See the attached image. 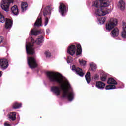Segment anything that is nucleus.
<instances>
[{"label":"nucleus","instance_id":"obj_1","mask_svg":"<svg viewBox=\"0 0 126 126\" xmlns=\"http://www.w3.org/2000/svg\"><path fill=\"white\" fill-rule=\"evenodd\" d=\"M46 75L50 82H56L61 84L60 88L63 91V98H67L69 101H72L74 99V92H68L71 86L69 83H67V86L63 83V76L60 73H56L54 72H47Z\"/></svg>","mask_w":126,"mask_h":126},{"label":"nucleus","instance_id":"obj_2","mask_svg":"<svg viewBox=\"0 0 126 126\" xmlns=\"http://www.w3.org/2000/svg\"><path fill=\"white\" fill-rule=\"evenodd\" d=\"M92 6L96 7L95 14L98 16H104L112 11V8L110 6V2L107 0H96L94 2Z\"/></svg>","mask_w":126,"mask_h":126},{"label":"nucleus","instance_id":"obj_3","mask_svg":"<svg viewBox=\"0 0 126 126\" xmlns=\"http://www.w3.org/2000/svg\"><path fill=\"white\" fill-rule=\"evenodd\" d=\"M27 62L28 65L29 66L30 68L33 69V68H37V67H38L36 55L28 57Z\"/></svg>","mask_w":126,"mask_h":126},{"label":"nucleus","instance_id":"obj_4","mask_svg":"<svg viewBox=\"0 0 126 126\" xmlns=\"http://www.w3.org/2000/svg\"><path fill=\"white\" fill-rule=\"evenodd\" d=\"M118 24V20L117 19L111 18L110 20L106 24V29L108 31H111L115 26Z\"/></svg>","mask_w":126,"mask_h":126},{"label":"nucleus","instance_id":"obj_5","mask_svg":"<svg viewBox=\"0 0 126 126\" xmlns=\"http://www.w3.org/2000/svg\"><path fill=\"white\" fill-rule=\"evenodd\" d=\"M10 3H13V0H2L1 2V7L4 11H8Z\"/></svg>","mask_w":126,"mask_h":126},{"label":"nucleus","instance_id":"obj_6","mask_svg":"<svg viewBox=\"0 0 126 126\" xmlns=\"http://www.w3.org/2000/svg\"><path fill=\"white\" fill-rule=\"evenodd\" d=\"M108 84H113V85H108L106 86L105 89L107 90H110V89H116V86L117 84H118V82L115 80L113 78H110L108 79V80L107 81Z\"/></svg>","mask_w":126,"mask_h":126},{"label":"nucleus","instance_id":"obj_7","mask_svg":"<svg viewBox=\"0 0 126 126\" xmlns=\"http://www.w3.org/2000/svg\"><path fill=\"white\" fill-rule=\"evenodd\" d=\"M68 9V6L65 5L63 3H60L59 11L62 16H64V14L66 13Z\"/></svg>","mask_w":126,"mask_h":126},{"label":"nucleus","instance_id":"obj_8","mask_svg":"<svg viewBox=\"0 0 126 126\" xmlns=\"http://www.w3.org/2000/svg\"><path fill=\"white\" fill-rule=\"evenodd\" d=\"M33 44L31 43H29L26 45V51L28 55H34L35 54V50L34 49Z\"/></svg>","mask_w":126,"mask_h":126},{"label":"nucleus","instance_id":"obj_9","mask_svg":"<svg viewBox=\"0 0 126 126\" xmlns=\"http://www.w3.org/2000/svg\"><path fill=\"white\" fill-rule=\"evenodd\" d=\"M0 65L2 68L6 69L8 67V61L6 59H0Z\"/></svg>","mask_w":126,"mask_h":126},{"label":"nucleus","instance_id":"obj_10","mask_svg":"<svg viewBox=\"0 0 126 126\" xmlns=\"http://www.w3.org/2000/svg\"><path fill=\"white\" fill-rule=\"evenodd\" d=\"M51 90L52 92L56 94L57 96H60V94H61V89H60V87L58 86H53L51 87Z\"/></svg>","mask_w":126,"mask_h":126},{"label":"nucleus","instance_id":"obj_11","mask_svg":"<svg viewBox=\"0 0 126 126\" xmlns=\"http://www.w3.org/2000/svg\"><path fill=\"white\" fill-rule=\"evenodd\" d=\"M76 51V46L75 45H71L68 47L67 53L70 56H73Z\"/></svg>","mask_w":126,"mask_h":126},{"label":"nucleus","instance_id":"obj_12","mask_svg":"<svg viewBox=\"0 0 126 126\" xmlns=\"http://www.w3.org/2000/svg\"><path fill=\"white\" fill-rule=\"evenodd\" d=\"M72 70L75 71L77 74H78L79 76H83L84 75V73L82 71V69L76 68L75 66L73 65L72 66Z\"/></svg>","mask_w":126,"mask_h":126},{"label":"nucleus","instance_id":"obj_13","mask_svg":"<svg viewBox=\"0 0 126 126\" xmlns=\"http://www.w3.org/2000/svg\"><path fill=\"white\" fill-rule=\"evenodd\" d=\"M51 11H52V7H51V6H47L43 11L44 16H45V17H47V15H48V14H51Z\"/></svg>","mask_w":126,"mask_h":126},{"label":"nucleus","instance_id":"obj_14","mask_svg":"<svg viewBox=\"0 0 126 126\" xmlns=\"http://www.w3.org/2000/svg\"><path fill=\"white\" fill-rule=\"evenodd\" d=\"M13 21L10 19L7 18L5 21V28L6 29H9V28H11L12 27Z\"/></svg>","mask_w":126,"mask_h":126},{"label":"nucleus","instance_id":"obj_15","mask_svg":"<svg viewBox=\"0 0 126 126\" xmlns=\"http://www.w3.org/2000/svg\"><path fill=\"white\" fill-rule=\"evenodd\" d=\"M11 12L14 14V15H18L19 14V10L18 9V7L16 5H14V6L11 7Z\"/></svg>","mask_w":126,"mask_h":126},{"label":"nucleus","instance_id":"obj_16","mask_svg":"<svg viewBox=\"0 0 126 126\" xmlns=\"http://www.w3.org/2000/svg\"><path fill=\"white\" fill-rule=\"evenodd\" d=\"M8 118L10 121H15L16 120V113L11 112L8 114Z\"/></svg>","mask_w":126,"mask_h":126},{"label":"nucleus","instance_id":"obj_17","mask_svg":"<svg viewBox=\"0 0 126 126\" xmlns=\"http://www.w3.org/2000/svg\"><path fill=\"white\" fill-rule=\"evenodd\" d=\"M123 31L121 33V36L124 39H126V23H123Z\"/></svg>","mask_w":126,"mask_h":126},{"label":"nucleus","instance_id":"obj_18","mask_svg":"<svg viewBox=\"0 0 126 126\" xmlns=\"http://www.w3.org/2000/svg\"><path fill=\"white\" fill-rule=\"evenodd\" d=\"M111 36L112 37H118L119 36V29L117 28H114L111 31Z\"/></svg>","mask_w":126,"mask_h":126},{"label":"nucleus","instance_id":"obj_19","mask_svg":"<svg viewBox=\"0 0 126 126\" xmlns=\"http://www.w3.org/2000/svg\"><path fill=\"white\" fill-rule=\"evenodd\" d=\"M105 85H106L105 83H103V82L101 81L96 82V87L99 89H104L105 88Z\"/></svg>","mask_w":126,"mask_h":126},{"label":"nucleus","instance_id":"obj_20","mask_svg":"<svg viewBox=\"0 0 126 126\" xmlns=\"http://www.w3.org/2000/svg\"><path fill=\"white\" fill-rule=\"evenodd\" d=\"M34 26H42V17H38L34 23Z\"/></svg>","mask_w":126,"mask_h":126},{"label":"nucleus","instance_id":"obj_21","mask_svg":"<svg viewBox=\"0 0 126 126\" xmlns=\"http://www.w3.org/2000/svg\"><path fill=\"white\" fill-rule=\"evenodd\" d=\"M21 7L22 12L26 11V10H27V7H28V4H27V2H22L21 3Z\"/></svg>","mask_w":126,"mask_h":126},{"label":"nucleus","instance_id":"obj_22","mask_svg":"<svg viewBox=\"0 0 126 126\" xmlns=\"http://www.w3.org/2000/svg\"><path fill=\"white\" fill-rule=\"evenodd\" d=\"M118 6L121 10H124V9H125V7L126 6L125 2L123 0L120 1Z\"/></svg>","mask_w":126,"mask_h":126},{"label":"nucleus","instance_id":"obj_23","mask_svg":"<svg viewBox=\"0 0 126 126\" xmlns=\"http://www.w3.org/2000/svg\"><path fill=\"white\" fill-rule=\"evenodd\" d=\"M82 53V48H81V45L77 44L76 55L79 56V55H81Z\"/></svg>","mask_w":126,"mask_h":126},{"label":"nucleus","instance_id":"obj_24","mask_svg":"<svg viewBox=\"0 0 126 126\" xmlns=\"http://www.w3.org/2000/svg\"><path fill=\"white\" fill-rule=\"evenodd\" d=\"M22 106V103H19L17 102H16L15 103H14L12 105V108L13 109H19V108H21Z\"/></svg>","mask_w":126,"mask_h":126},{"label":"nucleus","instance_id":"obj_25","mask_svg":"<svg viewBox=\"0 0 126 126\" xmlns=\"http://www.w3.org/2000/svg\"><path fill=\"white\" fill-rule=\"evenodd\" d=\"M40 33L41 31L36 29H32L31 32L32 35H33V36H37V35L39 34Z\"/></svg>","mask_w":126,"mask_h":126},{"label":"nucleus","instance_id":"obj_26","mask_svg":"<svg viewBox=\"0 0 126 126\" xmlns=\"http://www.w3.org/2000/svg\"><path fill=\"white\" fill-rule=\"evenodd\" d=\"M43 42H44V36L41 35L39 36V38L36 40V44L40 45V44H42Z\"/></svg>","mask_w":126,"mask_h":126},{"label":"nucleus","instance_id":"obj_27","mask_svg":"<svg viewBox=\"0 0 126 126\" xmlns=\"http://www.w3.org/2000/svg\"><path fill=\"white\" fill-rule=\"evenodd\" d=\"M85 78L87 83H90V81H91V78L90 77V72H87L85 75Z\"/></svg>","mask_w":126,"mask_h":126},{"label":"nucleus","instance_id":"obj_28","mask_svg":"<svg viewBox=\"0 0 126 126\" xmlns=\"http://www.w3.org/2000/svg\"><path fill=\"white\" fill-rule=\"evenodd\" d=\"M106 19H107V17H101L98 18V21L100 23V24H104L105 22H106Z\"/></svg>","mask_w":126,"mask_h":126},{"label":"nucleus","instance_id":"obj_29","mask_svg":"<svg viewBox=\"0 0 126 126\" xmlns=\"http://www.w3.org/2000/svg\"><path fill=\"white\" fill-rule=\"evenodd\" d=\"M91 69L92 70V71H95L96 70V68H97V67H96V65L95 64H93V63H91L90 64Z\"/></svg>","mask_w":126,"mask_h":126},{"label":"nucleus","instance_id":"obj_30","mask_svg":"<svg viewBox=\"0 0 126 126\" xmlns=\"http://www.w3.org/2000/svg\"><path fill=\"white\" fill-rule=\"evenodd\" d=\"M0 22H1V23H4L5 22V18H4V16L1 14V13L0 12Z\"/></svg>","mask_w":126,"mask_h":126},{"label":"nucleus","instance_id":"obj_31","mask_svg":"<svg viewBox=\"0 0 126 126\" xmlns=\"http://www.w3.org/2000/svg\"><path fill=\"white\" fill-rule=\"evenodd\" d=\"M107 74H103L102 75V76L100 77V79L101 81H105L107 80Z\"/></svg>","mask_w":126,"mask_h":126},{"label":"nucleus","instance_id":"obj_32","mask_svg":"<svg viewBox=\"0 0 126 126\" xmlns=\"http://www.w3.org/2000/svg\"><path fill=\"white\" fill-rule=\"evenodd\" d=\"M79 63L81 65H85L86 64V61L85 60H79Z\"/></svg>","mask_w":126,"mask_h":126},{"label":"nucleus","instance_id":"obj_33","mask_svg":"<svg viewBox=\"0 0 126 126\" xmlns=\"http://www.w3.org/2000/svg\"><path fill=\"white\" fill-rule=\"evenodd\" d=\"M45 54L46 58H50L52 56V54L49 51L45 52Z\"/></svg>","mask_w":126,"mask_h":126},{"label":"nucleus","instance_id":"obj_34","mask_svg":"<svg viewBox=\"0 0 126 126\" xmlns=\"http://www.w3.org/2000/svg\"><path fill=\"white\" fill-rule=\"evenodd\" d=\"M49 23V19L48 17H45V26H47V25Z\"/></svg>","mask_w":126,"mask_h":126},{"label":"nucleus","instance_id":"obj_35","mask_svg":"<svg viewBox=\"0 0 126 126\" xmlns=\"http://www.w3.org/2000/svg\"><path fill=\"white\" fill-rule=\"evenodd\" d=\"M3 40H4V38L3 36H0V45L1 43H2L3 42Z\"/></svg>","mask_w":126,"mask_h":126},{"label":"nucleus","instance_id":"obj_36","mask_svg":"<svg viewBox=\"0 0 126 126\" xmlns=\"http://www.w3.org/2000/svg\"><path fill=\"white\" fill-rule=\"evenodd\" d=\"M99 78V75L95 74L94 76V79H98Z\"/></svg>","mask_w":126,"mask_h":126},{"label":"nucleus","instance_id":"obj_37","mask_svg":"<svg viewBox=\"0 0 126 126\" xmlns=\"http://www.w3.org/2000/svg\"><path fill=\"white\" fill-rule=\"evenodd\" d=\"M50 32V29H48L46 30V34H47V35H49V32Z\"/></svg>","mask_w":126,"mask_h":126},{"label":"nucleus","instance_id":"obj_38","mask_svg":"<svg viewBox=\"0 0 126 126\" xmlns=\"http://www.w3.org/2000/svg\"><path fill=\"white\" fill-rule=\"evenodd\" d=\"M4 125H5V126H10V124H8V123H5L4 124Z\"/></svg>","mask_w":126,"mask_h":126},{"label":"nucleus","instance_id":"obj_39","mask_svg":"<svg viewBox=\"0 0 126 126\" xmlns=\"http://www.w3.org/2000/svg\"><path fill=\"white\" fill-rule=\"evenodd\" d=\"M2 72V71H0V77H1L2 74L1 73Z\"/></svg>","mask_w":126,"mask_h":126}]
</instances>
